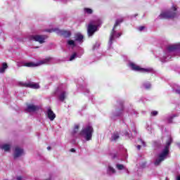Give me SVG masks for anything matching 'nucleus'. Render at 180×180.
<instances>
[{
	"mask_svg": "<svg viewBox=\"0 0 180 180\" xmlns=\"http://www.w3.org/2000/svg\"><path fill=\"white\" fill-rule=\"evenodd\" d=\"M172 144V139H169V140L166 142V145L165 146V148L162 150V152L158 155V158L156 159L154 164L156 166L160 165L162 162V161H165V159L168 157L169 155V146Z\"/></svg>",
	"mask_w": 180,
	"mask_h": 180,
	"instance_id": "nucleus-1",
	"label": "nucleus"
},
{
	"mask_svg": "<svg viewBox=\"0 0 180 180\" xmlns=\"http://www.w3.org/2000/svg\"><path fill=\"white\" fill-rule=\"evenodd\" d=\"M80 136H82L85 139L86 141L92 140V135L94 134V127L91 125L86 126L82 129L79 133Z\"/></svg>",
	"mask_w": 180,
	"mask_h": 180,
	"instance_id": "nucleus-2",
	"label": "nucleus"
},
{
	"mask_svg": "<svg viewBox=\"0 0 180 180\" xmlns=\"http://www.w3.org/2000/svg\"><path fill=\"white\" fill-rule=\"evenodd\" d=\"M176 16V8L172 6V11L163 12L159 15L160 19H172Z\"/></svg>",
	"mask_w": 180,
	"mask_h": 180,
	"instance_id": "nucleus-3",
	"label": "nucleus"
},
{
	"mask_svg": "<svg viewBox=\"0 0 180 180\" xmlns=\"http://www.w3.org/2000/svg\"><path fill=\"white\" fill-rule=\"evenodd\" d=\"M46 35H40V34H35V35H30L29 40L33 41H37L39 44H43V43L46 42Z\"/></svg>",
	"mask_w": 180,
	"mask_h": 180,
	"instance_id": "nucleus-4",
	"label": "nucleus"
},
{
	"mask_svg": "<svg viewBox=\"0 0 180 180\" xmlns=\"http://www.w3.org/2000/svg\"><path fill=\"white\" fill-rule=\"evenodd\" d=\"M96 32H98V25H95L94 24H89L87 27V34L89 37L94 36Z\"/></svg>",
	"mask_w": 180,
	"mask_h": 180,
	"instance_id": "nucleus-5",
	"label": "nucleus"
},
{
	"mask_svg": "<svg viewBox=\"0 0 180 180\" xmlns=\"http://www.w3.org/2000/svg\"><path fill=\"white\" fill-rule=\"evenodd\" d=\"M21 86H25V88H31V89H40V84L39 83H34L29 82L28 83H20Z\"/></svg>",
	"mask_w": 180,
	"mask_h": 180,
	"instance_id": "nucleus-6",
	"label": "nucleus"
},
{
	"mask_svg": "<svg viewBox=\"0 0 180 180\" xmlns=\"http://www.w3.org/2000/svg\"><path fill=\"white\" fill-rule=\"evenodd\" d=\"M129 66L131 67L133 71H139L140 72H150V69L140 68V66L136 65L134 63H131L129 64Z\"/></svg>",
	"mask_w": 180,
	"mask_h": 180,
	"instance_id": "nucleus-7",
	"label": "nucleus"
},
{
	"mask_svg": "<svg viewBox=\"0 0 180 180\" xmlns=\"http://www.w3.org/2000/svg\"><path fill=\"white\" fill-rule=\"evenodd\" d=\"M57 33L58 36L65 37V39H68V37H71V31L70 30H58Z\"/></svg>",
	"mask_w": 180,
	"mask_h": 180,
	"instance_id": "nucleus-8",
	"label": "nucleus"
},
{
	"mask_svg": "<svg viewBox=\"0 0 180 180\" xmlns=\"http://www.w3.org/2000/svg\"><path fill=\"white\" fill-rule=\"evenodd\" d=\"M117 107L120 108V109L117 110V112H118L117 116H120L123 110H124V102H123V101H117Z\"/></svg>",
	"mask_w": 180,
	"mask_h": 180,
	"instance_id": "nucleus-9",
	"label": "nucleus"
},
{
	"mask_svg": "<svg viewBox=\"0 0 180 180\" xmlns=\"http://www.w3.org/2000/svg\"><path fill=\"white\" fill-rule=\"evenodd\" d=\"M39 108L37 105H34L33 104H28L27 105L26 111L29 113L32 112H37V110H39Z\"/></svg>",
	"mask_w": 180,
	"mask_h": 180,
	"instance_id": "nucleus-10",
	"label": "nucleus"
},
{
	"mask_svg": "<svg viewBox=\"0 0 180 180\" xmlns=\"http://www.w3.org/2000/svg\"><path fill=\"white\" fill-rule=\"evenodd\" d=\"M21 155H23V149L16 146L14 151V158H19Z\"/></svg>",
	"mask_w": 180,
	"mask_h": 180,
	"instance_id": "nucleus-11",
	"label": "nucleus"
},
{
	"mask_svg": "<svg viewBox=\"0 0 180 180\" xmlns=\"http://www.w3.org/2000/svg\"><path fill=\"white\" fill-rule=\"evenodd\" d=\"M48 118L53 122L56 119V114L51 110V108H49L47 111Z\"/></svg>",
	"mask_w": 180,
	"mask_h": 180,
	"instance_id": "nucleus-12",
	"label": "nucleus"
},
{
	"mask_svg": "<svg viewBox=\"0 0 180 180\" xmlns=\"http://www.w3.org/2000/svg\"><path fill=\"white\" fill-rule=\"evenodd\" d=\"M168 51H176V50H180V44L171 45L167 47Z\"/></svg>",
	"mask_w": 180,
	"mask_h": 180,
	"instance_id": "nucleus-13",
	"label": "nucleus"
},
{
	"mask_svg": "<svg viewBox=\"0 0 180 180\" xmlns=\"http://www.w3.org/2000/svg\"><path fill=\"white\" fill-rule=\"evenodd\" d=\"M115 33H116V32L115 31V28L113 27L111 31L109 39V43L110 46H112V44H113V40H115Z\"/></svg>",
	"mask_w": 180,
	"mask_h": 180,
	"instance_id": "nucleus-14",
	"label": "nucleus"
},
{
	"mask_svg": "<svg viewBox=\"0 0 180 180\" xmlns=\"http://www.w3.org/2000/svg\"><path fill=\"white\" fill-rule=\"evenodd\" d=\"M120 135L119 133L117 132H115L112 134V136H111V141H116V140H118V139H120Z\"/></svg>",
	"mask_w": 180,
	"mask_h": 180,
	"instance_id": "nucleus-15",
	"label": "nucleus"
},
{
	"mask_svg": "<svg viewBox=\"0 0 180 180\" xmlns=\"http://www.w3.org/2000/svg\"><path fill=\"white\" fill-rule=\"evenodd\" d=\"M1 150H4V151H9L11 150V145L9 144H4L0 146Z\"/></svg>",
	"mask_w": 180,
	"mask_h": 180,
	"instance_id": "nucleus-16",
	"label": "nucleus"
},
{
	"mask_svg": "<svg viewBox=\"0 0 180 180\" xmlns=\"http://www.w3.org/2000/svg\"><path fill=\"white\" fill-rule=\"evenodd\" d=\"M38 64H35L33 62H30V63H25L24 64L25 67H29V68H33V67H37Z\"/></svg>",
	"mask_w": 180,
	"mask_h": 180,
	"instance_id": "nucleus-17",
	"label": "nucleus"
},
{
	"mask_svg": "<svg viewBox=\"0 0 180 180\" xmlns=\"http://www.w3.org/2000/svg\"><path fill=\"white\" fill-rule=\"evenodd\" d=\"M82 40H84V35L80 34H77L75 36V41H82Z\"/></svg>",
	"mask_w": 180,
	"mask_h": 180,
	"instance_id": "nucleus-18",
	"label": "nucleus"
},
{
	"mask_svg": "<svg viewBox=\"0 0 180 180\" xmlns=\"http://www.w3.org/2000/svg\"><path fill=\"white\" fill-rule=\"evenodd\" d=\"M8 68V63H3L2 67L0 68V72H5V70Z\"/></svg>",
	"mask_w": 180,
	"mask_h": 180,
	"instance_id": "nucleus-19",
	"label": "nucleus"
},
{
	"mask_svg": "<svg viewBox=\"0 0 180 180\" xmlns=\"http://www.w3.org/2000/svg\"><path fill=\"white\" fill-rule=\"evenodd\" d=\"M122 22H123V18H121V19H120V20H117L115 21V25H114L113 28H114V29H116V27H117V26H119V25H120V23H122Z\"/></svg>",
	"mask_w": 180,
	"mask_h": 180,
	"instance_id": "nucleus-20",
	"label": "nucleus"
},
{
	"mask_svg": "<svg viewBox=\"0 0 180 180\" xmlns=\"http://www.w3.org/2000/svg\"><path fill=\"white\" fill-rule=\"evenodd\" d=\"M59 100L61 102H64V101L65 100V91H63L60 94V95L59 96Z\"/></svg>",
	"mask_w": 180,
	"mask_h": 180,
	"instance_id": "nucleus-21",
	"label": "nucleus"
},
{
	"mask_svg": "<svg viewBox=\"0 0 180 180\" xmlns=\"http://www.w3.org/2000/svg\"><path fill=\"white\" fill-rule=\"evenodd\" d=\"M84 11L86 13H88V15H92V13H94V11L89 8H85Z\"/></svg>",
	"mask_w": 180,
	"mask_h": 180,
	"instance_id": "nucleus-22",
	"label": "nucleus"
},
{
	"mask_svg": "<svg viewBox=\"0 0 180 180\" xmlns=\"http://www.w3.org/2000/svg\"><path fill=\"white\" fill-rule=\"evenodd\" d=\"M68 44H69V46H73V47H75V41H74V40L70 39L68 41Z\"/></svg>",
	"mask_w": 180,
	"mask_h": 180,
	"instance_id": "nucleus-23",
	"label": "nucleus"
},
{
	"mask_svg": "<svg viewBox=\"0 0 180 180\" xmlns=\"http://www.w3.org/2000/svg\"><path fill=\"white\" fill-rule=\"evenodd\" d=\"M78 130H79V125H75V129L73 130V134L78 133Z\"/></svg>",
	"mask_w": 180,
	"mask_h": 180,
	"instance_id": "nucleus-24",
	"label": "nucleus"
},
{
	"mask_svg": "<svg viewBox=\"0 0 180 180\" xmlns=\"http://www.w3.org/2000/svg\"><path fill=\"white\" fill-rule=\"evenodd\" d=\"M108 172L115 174V172H116V170L112 166H108Z\"/></svg>",
	"mask_w": 180,
	"mask_h": 180,
	"instance_id": "nucleus-25",
	"label": "nucleus"
},
{
	"mask_svg": "<svg viewBox=\"0 0 180 180\" xmlns=\"http://www.w3.org/2000/svg\"><path fill=\"white\" fill-rule=\"evenodd\" d=\"M117 169H120V170L124 169V166L123 165L117 164Z\"/></svg>",
	"mask_w": 180,
	"mask_h": 180,
	"instance_id": "nucleus-26",
	"label": "nucleus"
},
{
	"mask_svg": "<svg viewBox=\"0 0 180 180\" xmlns=\"http://www.w3.org/2000/svg\"><path fill=\"white\" fill-rule=\"evenodd\" d=\"M76 57H77V53H74L70 56V61H72V60H74V58H75Z\"/></svg>",
	"mask_w": 180,
	"mask_h": 180,
	"instance_id": "nucleus-27",
	"label": "nucleus"
},
{
	"mask_svg": "<svg viewBox=\"0 0 180 180\" xmlns=\"http://www.w3.org/2000/svg\"><path fill=\"white\" fill-rule=\"evenodd\" d=\"M157 115H158V111H153L151 112V116H157Z\"/></svg>",
	"mask_w": 180,
	"mask_h": 180,
	"instance_id": "nucleus-28",
	"label": "nucleus"
},
{
	"mask_svg": "<svg viewBox=\"0 0 180 180\" xmlns=\"http://www.w3.org/2000/svg\"><path fill=\"white\" fill-rule=\"evenodd\" d=\"M178 115H174L173 116L170 117L169 118V122H172V120L174 119V117H177Z\"/></svg>",
	"mask_w": 180,
	"mask_h": 180,
	"instance_id": "nucleus-29",
	"label": "nucleus"
},
{
	"mask_svg": "<svg viewBox=\"0 0 180 180\" xmlns=\"http://www.w3.org/2000/svg\"><path fill=\"white\" fill-rule=\"evenodd\" d=\"M146 29V27L144 26H141L139 27V32H142V30H144Z\"/></svg>",
	"mask_w": 180,
	"mask_h": 180,
	"instance_id": "nucleus-30",
	"label": "nucleus"
},
{
	"mask_svg": "<svg viewBox=\"0 0 180 180\" xmlns=\"http://www.w3.org/2000/svg\"><path fill=\"white\" fill-rule=\"evenodd\" d=\"M49 59H46L45 60H41V64H46V63H49Z\"/></svg>",
	"mask_w": 180,
	"mask_h": 180,
	"instance_id": "nucleus-31",
	"label": "nucleus"
},
{
	"mask_svg": "<svg viewBox=\"0 0 180 180\" xmlns=\"http://www.w3.org/2000/svg\"><path fill=\"white\" fill-rule=\"evenodd\" d=\"M145 88L146 89H150V88H151V84H146L145 85Z\"/></svg>",
	"mask_w": 180,
	"mask_h": 180,
	"instance_id": "nucleus-32",
	"label": "nucleus"
},
{
	"mask_svg": "<svg viewBox=\"0 0 180 180\" xmlns=\"http://www.w3.org/2000/svg\"><path fill=\"white\" fill-rule=\"evenodd\" d=\"M45 32H47L48 33H51V32H53V30H46Z\"/></svg>",
	"mask_w": 180,
	"mask_h": 180,
	"instance_id": "nucleus-33",
	"label": "nucleus"
},
{
	"mask_svg": "<svg viewBox=\"0 0 180 180\" xmlns=\"http://www.w3.org/2000/svg\"><path fill=\"white\" fill-rule=\"evenodd\" d=\"M136 148H137L138 150H141V146L138 145V146H136Z\"/></svg>",
	"mask_w": 180,
	"mask_h": 180,
	"instance_id": "nucleus-34",
	"label": "nucleus"
},
{
	"mask_svg": "<svg viewBox=\"0 0 180 180\" xmlns=\"http://www.w3.org/2000/svg\"><path fill=\"white\" fill-rule=\"evenodd\" d=\"M70 153H75V148H71L70 149Z\"/></svg>",
	"mask_w": 180,
	"mask_h": 180,
	"instance_id": "nucleus-35",
	"label": "nucleus"
},
{
	"mask_svg": "<svg viewBox=\"0 0 180 180\" xmlns=\"http://www.w3.org/2000/svg\"><path fill=\"white\" fill-rule=\"evenodd\" d=\"M117 36V37H120L122 36V33L119 32Z\"/></svg>",
	"mask_w": 180,
	"mask_h": 180,
	"instance_id": "nucleus-36",
	"label": "nucleus"
},
{
	"mask_svg": "<svg viewBox=\"0 0 180 180\" xmlns=\"http://www.w3.org/2000/svg\"><path fill=\"white\" fill-rule=\"evenodd\" d=\"M141 141V143H142V145L144 146H146V142H144L143 141Z\"/></svg>",
	"mask_w": 180,
	"mask_h": 180,
	"instance_id": "nucleus-37",
	"label": "nucleus"
},
{
	"mask_svg": "<svg viewBox=\"0 0 180 180\" xmlns=\"http://www.w3.org/2000/svg\"><path fill=\"white\" fill-rule=\"evenodd\" d=\"M17 179H18V180H22V176H18V177H17Z\"/></svg>",
	"mask_w": 180,
	"mask_h": 180,
	"instance_id": "nucleus-38",
	"label": "nucleus"
},
{
	"mask_svg": "<svg viewBox=\"0 0 180 180\" xmlns=\"http://www.w3.org/2000/svg\"><path fill=\"white\" fill-rule=\"evenodd\" d=\"M176 180H180V175H179V176H177L176 177Z\"/></svg>",
	"mask_w": 180,
	"mask_h": 180,
	"instance_id": "nucleus-39",
	"label": "nucleus"
},
{
	"mask_svg": "<svg viewBox=\"0 0 180 180\" xmlns=\"http://www.w3.org/2000/svg\"><path fill=\"white\" fill-rule=\"evenodd\" d=\"M47 150H51V147L48 146V147H47Z\"/></svg>",
	"mask_w": 180,
	"mask_h": 180,
	"instance_id": "nucleus-40",
	"label": "nucleus"
}]
</instances>
